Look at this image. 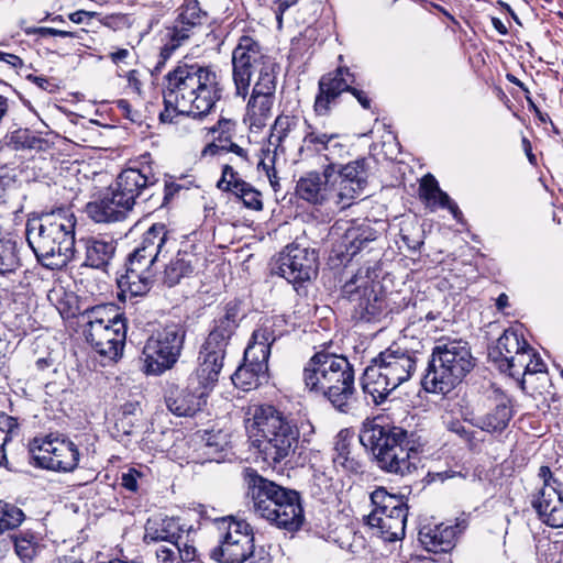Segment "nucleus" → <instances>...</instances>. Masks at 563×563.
<instances>
[{
	"mask_svg": "<svg viewBox=\"0 0 563 563\" xmlns=\"http://www.w3.org/2000/svg\"><path fill=\"white\" fill-rule=\"evenodd\" d=\"M163 92L166 111L202 118L222 97L220 75L212 66L179 64L166 76Z\"/></svg>",
	"mask_w": 563,
	"mask_h": 563,
	"instance_id": "f257e3e1",
	"label": "nucleus"
},
{
	"mask_svg": "<svg viewBox=\"0 0 563 563\" xmlns=\"http://www.w3.org/2000/svg\"><path fill=\"white\" fill-rule=\"evenodd\" d=\"M75 225L74 214L65 209L27 220L26 240L42 265L51 269L62 268L74 258Z\"/></svg>",
	"mask_w": 563,
	"mask_h": 563,
	"instance_id": "f03ea898",
	"label": "nucleus"
},
{
	"mask_svg": "<svg viewBox=\"0 0 563 563\" xmlns=\"http://www.w3.org/2000/svg\"><path fill=\"white\" fill-rule=\"evenodd\" d=\"M302 379L309 391L325 397L336 410H352L354 369L345 356L327 351L314 353L303 367Z\"/></svg>",
	"mask_w": 563,
	"mask_h": 563,
	"instance_id": "7ed1b4c3",
	"label": "nucleus"
},
{
	"mask_svg": "<svg viewBox=\"0 0 563 563\" xmlns=\"http://www.w3.org/2000/svg\"><path fill=\"white\" fill-rule=\"evenodd\" d=\"M244 481L256 516L290 532L301 528L305 515L298 492L279 486L252 468L244 471Z\"/></svg>",
	"mask_w": 563,
	"mask_h": 563,
	"instance_id": "20e7f679",
	"label": "nucleus"
},
{
	"mask_svg": "<svg viewBox=\"0 0 563 563\" xmlns=\"http://www.w3.org/2000/svg\"><path fill=\"white\" fill-rule=\"evenodd\" d=\"M247 431L263 460L275 465L290 456L299 442V429L282 411L269 405L256 406L247 420Z\"/></svg>",
	"mask_w": 563,
	"mask_h": 563,
	"instance_id": "39448f33",
	"label": "nucleus"
},
{
	"mask_svg": "<svg viewBox=\"0 0 563 563\" xmlns=\"http://www.w3.org/2000/svg\"><path fill=\"white\" fill-rule=\"evenodd\" d=\"M360 441L373 452L383 471L402 476L418 467V451L400 427L368 421L363 424Z\"/></svg>",
	"mask_w": 563,
	"mask_h": 563,
	"instance_id": "423d86ee",
	"label": "nucleus"
},
{
	"mask_svg": "<svg viewBox=\"0 0 563 563\" xmlns=\"http://www.w3.org/2000/svg\"><path fill=\"white\" fill-rule=\"evenodd\" d=\"M475 360L466 341L439 340L432 350L422 386L428 393L446 395L473 369Z\"/></svg>",
	"mask_w": 563,
	"mask_h": 563,
	"instance_id": "0eeeda50",
	"label": "nucleus"
},
{
	"mask_svg": "<svg viewBox=\"0 0 563 563\" xmlns=\"http://www.w3.org/2000/svg\"><path fill=\"white\" fill-rule=\"evenodd\" d=\"M167 231L164 224L152 225L143 235L142 241L129 255L126 272L120 280L132 296H143L154 284L153 265L161 255L167 253Z\"/></svg>",
	"mask_w": 563,
	"mask_h": 563,
	"instance_id": "6e6552de",
	"label": "nucleus"
},
{
	"mask_svg": "<svg viewBox=\"0 0 563 563\" xmlns=\"http://www.w3.org/2000/svg\"><path fill=\"white\" fill-rule=\"evenodd\" d=\"M84 336L102 357L114 361L125 341V322L113 306H96L81 314Z\"/></svg>",
	"mask_w": 563,
	"mask_h": 563,
	"instance_id": "1a4fd4ad",
	"label": "nucleus"
},
{
	"mask_svg": "<svg viewBox=\"0 0 563 563\" xmlns=\"http://www.w3.org/2000/svg\"><path fill=\"white\" fill-rule=\"evenodd\" d=\"M219 544L210 551V558L219 563H272L263 549L255 551L254 534L244 520L222 519Z\"/></svg>",
	"mask_w": 563,
	"mask_h": 563,
	"instance_id": "9d476101",
	"label": "nucleus"
},
{
	"mask_svg": "<svg viewBox=\"0 0 563 563\" xmlns=\"http://www.w3.org/2000/svg\"><path fill=\"white\" fill-rule=\"evenodd\" d=\"M184 341L185 330L175 324L152 334L142 352L144 373L161 375L170 369L180 356Z\"/></svg>",
	"mask_w": 563,
	"mask_h": 563,
	"instance_id": "9b49d317",
	"label": "nucleus"
},
{
	"mask_svg": "<svg viewBox=\"0 0 563 563\" xmlns=\"http://www.w3.org/2000/svg\"><path fill=\"white\" fill-rule=\"evenodd\" d=\"M373 505H383L385 510H390L393 515H384V512H371L367 516V523L371 528L376 529L377 534L384 541L393 542L400 540L405 536L407 521V506L401 497L389 494L385 488H377L371 494Z\"/></svg>",
	"mask_w": 563,
	"mask_h": 563,
	"instance_id": "f8f14e48",
	"label": "nucleus"
},
{
	"mask_svg": "<svg viewBox=\"0 0 563 563\" xmlns=\"http://www.w3.org/2000/svg\"><path fill=\"white\" fill-rule=\"evenodd\" d=\"M199 365L189 376L185 388L177 386L168 389L165 401L168 410L178 417H191L207 405L210 391L216 387L220 373L212 378L213 382L205 380L198 376Z\"/></svg>",
	"mask_w": 563,
	"mask_h": 563,
	"instance_id": "ddd939ff",
	"label": "nucleus"
},
{
	"mask_svg": "<svg viewBox=\"0 0 563 563\" xmlns=\"http://www.w3.org/2000/svg\"><path fill=\"white\" fill-rule=\"evenodd\" d=\"M305 125L306 130L299 147L301 157L319 155L324 157L328 165L336 167L339 162L349 155V145L342 134L329 131L323 125L310 124L307 121H305Z\"/></svg>",
	"mask_w": 563,
	"mask_h": 563,
	"instance_id": "4468645a",
	"label": "nucleus"
},
{
	"mask_svg": "<svg viewBox=\"0 0 563 563\" xmlns=\"http://www.w3.org/2000/svg\"><path fill=\"white\" fill-rule=\"evenodd\" d=\"M342 295L351 305L352 318L356 321H378L384 311V299L375 291L367 275H355L342 288Z\"/></svg>",
	"mask_w": 563,
	"mask_h": 563,
	"instance_id": "2eb2a0df",
	"label": "nucleus"
},
{
	"mask_svg": "<svg viewBox=\"0 0 563 563\" xmlns=\"http://www.w3.org/2000/svg\"><path fill=\"white\" fill-rule=\"evenodd\" d=\"M236 328L238 325L224 320L220 316L216 319L214 327L199 352V377L213 382L212 378L216 377V374L221 373L229 341Z\"/></svg>",
	"mask_w": 563,
	"mask_h": 563,
	"instance_id": "dca6fc26",
	"label": "nucleus"
},
{
	"mask_svg": "<svg viewBox=\"0 0 563 563\" xmlns=\"http://www.w3.org/2000/svg\"><path fill=\"white\" fill-rule=\"evenodd\" d=\"M31 452L38 466L64 473L77 467L80 455L73 441L52 435L35 440Z\"/></svg>",
	"mask_w": 563,
	"mask_h": 563,
	"instance_id": "f3484780",
	"label": "nucleus"
},
{
	"mask_svg": "<svg viewBox=\"0 0 563 563\" xmlns=\"http://www.w3.org/2000/svg\"><path fill=\"white\" fill-rule=\"evenodd\" d=\"M267 57L260 43L250 35H242L232 51V76L235 95L246 98L253 73L261 67Z\"/></svg>",
	"mask_w": 563,
	"mask_h": 563,
	"instance_id": "a211bd4d",
	"label": "nucleus"
},
{
	"mask_svg": "<svg viewBox=\"0 0 563 563\" xmlns=\"http://www.w3.org/2000/svg\"><path fill=\"white\" fill-rule=\"evenodd\" d=\"M157 183L158 178L151 164L134 162L118 175L113 187L125 198V201L135 206L156 194Z\"/></svg>",
	"mask_w": 563,
	"mask_h": 563,
	"instance_id": "6ab92c4d",
	"label": "nucleus"
},
{
	"mask_svg": "<svg viewBox=\"0 0 563 563\" xmlns=\"http://www.w3.org/2000/svg\"><path fill=\"white\" fill-rule=\"evenodd\" d=\"M369 162L367 158H357L338 170L332 166V176L334 187H336V198H339V209L343 210L351 207L355 200L363 194L367 186Z\"/></svg>",
	"mask_w": 563,
	"mask_h": 563,
	"instance_id": "aec40b11",
	"label": "nucleus"
},
{
	"mask_svg": "<svg viewBox=\"0 0 563 563\" xmlns=\"http://www.w3.org/2000/svg\"><path fill=\"white\" fill-rule=\"evenodd\" d=\"M278 271L294 285L309 282L318 273V254L314 250L292 243L280 253Z\"/></svg>",
	"mask_w": 563,
	"mask_h": 563,
	"instance_id": "412c9836",
	"label": "nucleus"
},
{
	"mask_svg": "<svg viewBox=\"0 0 563 563\" xmlns=\"http://www.w3.org/2000/svg\"><path fill=\"white\" fill-rule=\"evenodd\" d=\"M332 165H325L322 173L309 172L301 176L296 184V195L318 206H333L339 208L336 187L332 176Z\"/></svg>",
	"mask_w": 563,
	"mask_h": 563,
	"instance_id": "4be33fe9",
	"label": "nucleus"
},
{
	"mask_svg": "<svg viewBox=\"0 0 563 563\" xmlns=\"http://www.w3.org/2000/svg\"><path fill=\"white\" fill-rule=\"evenodd\" d=\"M419 352L400 344H391L382 351L374 361L399 387L408 382L419 363Z\"/></svg>",
	"mask_w": 563,
	"mask_h": 563,
	"instance_id": "5701e85b",
	"label": "nucleus"
},
{
	"mask_svg": "<svg viewBox=\"0 0 563 563\" xmlns=\"http://www.w3.org/2000/svg\"><path fill=\"white\" fill-rule=\"evenodd\" d=\"M195 532L194 526L180 517L156 515L147 519L143 540L145 543L194 541L190 537Z\"/></svg>",
	"mask_w": 563,
	"mask_h": 563,
	"instance_id": "b1692460",
	"label": "nucleus"
},
{
	"mask_svg": "<svg viewBox=\"0 0 563 563\" xmlns=\"http://www.w3.org/2000/svg\"><path fill=\"white\" fill-rule=\"evenodd\" d=\"M355 82V76L349 67L340 66L334 71L323 75L318 84L313 109L318 115H327L331 106L344 91H350Z\"/></svg>",
	"mask_w": 563,
	"mask_h": 563,
	"instance_id": "393cba45",
	"label": "nucleus"
},
{
	"mask_svg": "<svg viewBox=\"0 0 563 563\" xmlns=\"http://www.w3.org/2000/svg\"><path fill=\"white\" fill-rule=\"evenodd\" d=\"M468 526L465 517L455 519L454 525L424 526L419 531L422 547L433 553H446L455 547L456 539Z\"/></svg>",
	"mask_w": 563,
	"mask_h": 563,
	"instance_id": "a878e982",
	"label": "nucleus"
},
{
	"mask_svg": "<svg viewBox=\"0 0 563 563\" xmlns=\"http://www.w3.org/2000/svg\"><path fill=\"white\" fill-rule=\"evenodd\" d=\"M111 187L99 201L88 205V213L96 222L120 221L133 209V205Z\"/></svg>",
	"mask_w": 563,
	"mask_h": 563,
	"instance_id": "bb28decb",
	"label": "nucleus"
},
{
	"mask_svg": "<svg viewBox=\"0 0 563 563\" xmlns=\"http://www.w3.org/2000/svg\"><path fill=\"white\" fill-rule=\"evenodd\" d=\"M274 321L266 320L263 325L256 329L244 351V362L253 366L262 365L268 371V357L271 354V345L277 335L272 330Z\"/></svg>",
	"mask_w": 563,
	"mask_h": 563,
	"instance_id": "cd10ccee",
	"label": "nucleus"
},
{
	"mask_svg": "<svg viewBox=\"0 0 563 563\" xmlns=\"http://www.w3.org/2000/svg\"><path fill=\"white\" fill-rule=\"evenodd\" d=\"M203 24L197 21L186 22L176 16L172 26L166 27L164 35V45L161 48L159 58L155 67L158 70L170 55L181 45H184L191 36L197 34Z\"/></svg>",
	"mask_w": 563,
	"mask_h": 563,
	"instance_id": "c85d7f7f",
	"label": "nucleus"
},
{
	"mask_svg": "<svg viewBox=\"0 0 563 563\" xmlns=\"http://www.w3.org/2000/svg\"><path fill=\"white\" fill-rule=\"evenodd\" d=\"M532 506L545 525L552 528L563 527V498L558 489H540Z\"/></svg>",
	"mask_w": 563,
	"mask_h": 563,
	"instance_id": "c756f323",
	"label": "nucleus"
},
{
	"mask_svg": "<svg viewBox=\"0 0 563 563\" xmlns=\"http://www.w3.org/2000/svg\"><path fill=\"white\" fill-rule=\"evenodd\" d=\"M398 386L393 379L378 366L373 360V364L367 366L362 377V389L365 395L372 398L375 405L383 404L389 394Z\"/></svg>",
	"mask_w": 563,
	"mask_h": 563,
	"instance_id": "7c9ffc66",
	"label": "nucleus"
},
{
	"mask_svg": "<svg viewBox=\"0 0 563 563\" xmlns=\"http://www.w3.org/2000/svg\"><path fill=\"white\" fill-rule=\"evenodd\" d=\"M514 410L511 399L501 395L494 408L486 415L475 418L472 423L483 431L494 433L504 431L512 419Z\"/></svg>",
	"mask_w": 563,
	"mask_h": 563,
	"instance_id": "2f4dec72",
	"label": "nucleus"
},
{
	"mask_svg": "<svg viewBox=\"0 0 563 563\" xmlns=\"http://www.w3.org/2000/svg\"><path fill=\"white\" fill-rule=\"evenodd\" d=\"M85 246V264L104 271L115 254L117 243L110 236H90L81 241Z\"/></svg>",
	"mask_w": 563,
	"mask_h": 563,
	"instance_id": "473e14b6",
	"label": "nucleus"
},
{
	"mask_svg": "<svg viewBox=\"0 0 563 563\" xmlns=\"http://www.w3.org/2000/svg\"><path fill=\"white\" fill-rule=\"evenodd\" d=\"M377 238V232L366 223L349 228L340 242V256L342 261L352 260Z\"/></svg>",
	"mask_w": 563,
	"mask_h": 563,
	"instance_id": "72a5a7b5",
	"label": "nucleus"
},
{
	"mask_svg": "<svg viewBox=\"0 0 563 563\" xmlns=\"http://www.w3.org/2000/svg\"><path fill=\"white\" fill-rule=\"evenodd\" d=\"M274 97L252 92L247 102L244 122L251 131L257 132L266 125L271 118Z\"/></svg>",
	"mask_w": 563,
	"mask_h": 563,
	"instance_id": "f704fd0d",
	"label": "nucleus"
},
{
	"mask_svg": "<svg viewBox=\"0 0 563 563\" xmlns=\"http://www.w3.org/2000/svg\"><path fill=\"white\" fill-rule=\"evenodd\" d=\"M299 126V118L288 114L278 115L272 126L269 143L284 152L285 143L296 141L300 136Z\"/></svg>",
	"mask_w": 563,
	"mask_h": 563,
	"instance_id": "c9c22d12",
	"label": "nucleus"
},
{
	"mask_svg": "<svg viewBox=\"0 0 563 563\" xmlns=\"http://www.w3.org/2000/svg\"><path fill=\"white\" fill-rule=\"evenodd\" d=\"M419 190L422 199L429 203L449 209L455 219H459L462 214L457 205L451 200L446 192L440 189L437 179L432 175H427L421 179Z\"/></svg>",
	"mask_w": 563,
	"mask_h": 563,
	"instance_id": "e433bc0d",
	"label": "nucleus"
},
{
	"mask_svg": "<svg viewBox=\"0 0 563 563\" xmlns=\"http://www.w3.org/2000/svg\"><path fill=\"white\" fill-rule=\"evenodd\" d=\"M194 541L173 542L156 549V563L191 562L196 558Z\"/></svg>",
	"mask_w": 563,
	"mask_h": 563,
	"instance_id": "4c0bfd02",
	"label": "nucleus"
},
{
	"mask_svg": "<svg viewBox=\"0 0 563 563\" xmlns=\"http://www.w3.org/2000/svg\"><path fill=\"white\" fill-rule=\"evenodd\" d=\"M528 347L527 341L517 331L509 329L497 340L495 349L489 353L492 360L497 363H504L508 355H514L522 349Z\"/></svg>",
	"mask_w": 563,
	"mask_h": 563,
	"instance_id": "58836bf2",
	"label": "nucleus"
},
{
	"mask_svg": "<svg viewBox=\"0 0 563 563\" xmlns=\"http://www.w3.org/2000/svg\"><path fill=\"white\" fill-rule=\"evenodd\" d=\"M267 372L263 364L253 366L244 362L231 376V380L236 388L249 391L267 380Z\"/></svg>",
	"mask_w": 563,
	"mask_h": 563,
	"instance_id": "ea45409f",
	"label": "nucleus"
},
{
	"mask_svg": "<svg viewBox=\"0 0 563 563\" xmlns=\"http://www.w3.org/2000/svg\"><path fill=\"white\" fill-rule=\"evenodd\" d=\"M191 257L187 252L178 251L165 265L162 280L173 287L180 283L181 278L188 276L192 272Z\"/></svg>",
	"mask_w": 563,
	"mask_h": 563,
	"instance_id": "a19ab883",
	"label": "nucleus"
},
{
	"mask_svg": "<svg viewBox=\"0 0 563 563\" xmlns=\"http://www.w3.org/2000/svg\"><path fill=\"white\" fill-rule=\"evenodd\" d=\"M275 63L271 59H267L258 70V78L253 87L252 92L266 95L274 97L276 89V71H275Z\"/></svg>",
	"mask_w": 563,
	"mask_h": 563,
	"instance_id": "79ce46f5",
	"label": "nucleus"
},
{
	"mask_svg": "<svg viewBox=\"0 0 563 563\" xmlns=\"http://www.w3.org/2000/svg\"><path fill=\"white\" fill-rule=\"evenodd\" d=\"M531 353L532 349L528 344V347L522 349L520 352L508 355V358L504 363H500L498 367L501 372L508 373L510 376H516L521 373L528 374Z\"/></svg>",
	"mask_w": 563,
	"mask_h": 563,
	"instance_id": "37998d69",
	"label": "nucleus"
},
{
	"mask_svg": "<svg viewBox=\"0 0 563 563\" xmlns=\"http://www.w3.org/2000/svg\"><path fill=\"white\" fill-rule=\"evenodd\" d=\"M224 153H233L236 156V159L234 161L235 165H239V163H246L247 162V151L236 143L230 141V143L227 144H218L216 142H211L208 145L205 146L202 150L201 155L203 157L208 156H217Z\"/></svg>",
	"mask_w": 563,
	"mask_h": 563,
	"instance_id": "c03bdc74",
	"label": "nucleus"
},
{
	"mask_svg": "<svg viewBox=\"0 0 563 563\" xmlns=\"http://www.w3.org/2000/svg\"><path fill=\"white\" fill-rule=\"evenodd\" d=\"M19 433V423L15 418L0 415V465L7 461V444Z\"/></svg>",
	"mask_w": 563,
	"mask_h": 563,
	"instance_id": "a18cd8bd",
	"label": "nucleus"
},
{
	"mask_svg": "<svg viewBox=\"0 0 563 563\" xmlns=\"http://www.w3.org/2000/svg\"><path fill=\"white\" fill-rule=\"evenodd\" d=\"M24 520L23 511L0 500V533L19 527Z\"/></svg>",
	"mask_w": 563,
	"mask_h": 563,
	"instance_id": "49530a36",
	"label": "nucleus"
},
{
	"mask_svg": "<svg viewBox=\"0 0 563 563\" xmlns=\"http://www.w3.org/2000/svg\"><path fill=\"white\" fill-rule=\"evenodd\" d=\"M232 194L239 197L246 208L253 210H261L263 208L260 191L249 183H235V190Z\"/></svg>",
	"mask_w": 563,
	"mask_h": 563,
	"instance_id": "de8ad7c7",
	"label": "nucleus"
},
{
	"mask_svg": "<svg viewBox=\"0 0 563 563\" xmlns=\"http://www.w3.org/2000/svg\"><path fill=\"white\" fill-rule=\"evenodd\" d=\"M177 18L186 22L197 21L205 24L207 21V13L200 8L197 0H186L177 10Z\"/></svg>",
	"mask_w": 563,
	"mask_h": 563,
	"instance_id": "09e8293b",
	"label": "nucleus"
},
{
	"mask_svg": "<svg viewBox=\"0 0 563 563\" xmlns=\"http://www.w3.org/2000/svg\"><path fill=\"white\" fill-rule=\"evenodd\" d=\"M235 129V122L230 119H220L216 125L210 129L213 134L212 142L218 144H227L232 140V135Z\"/></svg>",
	"mask_w": 563,
	"mask_h": 563,
	"instance_id": "8fccbe9b",
	"label": "nucleus"
},
{
	"mask_svg": "<svg viewBox=\"0 0 563 563\" xmlns=\"http://www.w3.org/2000/svg\"><path fill=\"white\" fill-rule=\"evenodd\" d=\"M235 183H245L233 168L231 164H224L222 166V175L219 179L217 187L223 191L235 190Z\"/></svg>",
	"mask_w": 563,
	"mask_h": 563,
	"instance_id": "3c124183",
	"label": "nucleus"
},
{
	"mask_svg": "<svg viewBox=\"0 0 563 563\" xmlns=\"http://www.w3.org/2000/svg\"><path fill=\"white\" fill-rule=\"evenodd\" d=\"M224 320L239 327L240 321L243 319L244 313L242 311V303L239 300L229 301L223 312L220 314Z\"/></svg>",
	"mask_w": 563,
	"mask_h": 563,
	"instance_id": "603ef678",
	"label": "nucleus"
},
{
	"mask_svg": "<svg viewBox=\"0 0 563 563\" xmlns=\"http://www.w3.org/2000/svg\"><path fill=\"white\" fill-rule=\"evenodd\" d=\"M133 417L132 411L128 410V407L124 408L122 417L118 419V421L114 424V428L118 433H122L123 435H130L133 433Z\"/></svg>",
	"mask_w": 563,
	"mask_h": 563,
	"instance_id": "864d4df0",
	"label": "nucleus"
},
{
	"mask_svg": "<svg viewBox=\"0 0 563 563\" xmlns=\"http://www.w3.org/2000/svg\"><path fill=\"white\" fill-rule=\"evenodd\" d=\"M140 476H141V474L136 470L130 468L126 473L122 474L121 485L130 492H136L137 478Z\"/></svg>",
	"mask_w": 563,
	"mask_h": 563,
	"instance_id": "5fc2aeb1",
	"label": "nucleus"
},
{
	"mask_svg": "<svg viewBox=\"0 0 563 563\" xmlns=\"http://www.w3.org/2000/svg\"><path fill=\"white\" fill-rule=\"evenodd\" d=\"M258 168L265 173L273 187L278 184L273 157H268V161L262 159L258 164Z\"/></svg>",
	"mask_w": 563,
	"mask_h": 563,
	"instance_id": "6e6d98bb",
	"label": "nucleus"
},
{
	"mask_svg": "<svg viewBox=\"0 0 563 563\" xmlns=\"http://www.w3.org/2000/svg\"><path fill=\"white\" fill-rule=\"evenodd\" d=\"M13 544H14V549H15V552L16 554L22 559V560H31L32 556H33V553H34V549L33 547L31 545V543L29 541H18L16 539L13 541Z\"/></svg>",
	"mask_w": 563,
	"mask_h": 563,
	"instance_id": "4d7b16f0",
	"label": "nucleus"
},
{
	"mask_svg": "<svg viewBox=\"0 0 563 563\" xmlns=\"http://www.w3.org/2000/svg\"><path fill=\"white\" fill-rule=\"evenodd\" d=\"M538 476L543 481V486L541 489H545V488H553V489H558L556 485H558V481L553 477V474L550 470V467L543 465L539 468V473H538Z\"/></svg>",
	"mask_w": 563,
	"mask_h": 563,
	"instance_id": "13d9d810",
	"label": "nucleus"
},
{
	"mask_svg": "<svg viewBox=\"0 0 563 563\" xmlns=\"http://www.w3.org/2000/svg\"><path fill=\"white\" fill-rule=\"evenodd\" d=\"M335 466H341L342 468L346 471H356L357 470V462L353 459H350L344 453H339L336 457L333 460Z\"/></svg>",
	"mask_w": 563,
	"mask_h": 563,
	"instance_id": "bf43d9fd",
	"label": "nucleus"
},
{
	"mask_svg": "<svg viewBox=\"0 0 563 563\" xmlns=\"http://www.w3.org/2000/svg\"><path fill=\"white\" fill-rule=\"evenodd\" d=\"M0 62L5 63L13 69H20L24 65L23 60L19 56L2 51H0Z\"/></svg>",
	"mask_w": 563,
	"mask_h": 563,
	"instance_id": "052dcab7",
	"label": "nucleus"
},
{
	"mask_svg": "<svg viewBox=\"0 0 563 563\" xmlns=\"http://www.w3.org/2000/svg\"><path fill=\"white\" fill-rule=\"evenodd\" d=\"M298 1L299 0H277L276 20L279 29L283 24V14L285 11L291 5L296 4Z\"/></svg>",
	"mask_w": 563,
	"mask_h": 563,
	"instance_id": "680f3d73",
	"label": "nucleus"
},
{
	"mask_svg": "<svg viewBox=\"0 0 563 563\" xmlns=\"http://www.w3.org/2000/svg\"><path fill=\"white\" fill-rule=\"evenodd\" d=\"M128 86L130 89H132L135 93L141 95V80L139 78L137 70H131L128 73Z\"/></svg>",
	"mask_w": 563,
	"mask_h": 563,
	"instance_id": "e2e57ef3",
	"label": "nucleus"
},
{
	"mask_svg": "<svg viewBox=\"0 0 563 563\" xmlns=\"http://www.w3.org/2000/svg\"><path fill=\"white\" fill-rule=\"evenodd\" d=\"M544 364L542 360L536 355V353L532 351L531 357L529 361V368L528 374H536L541 373L543 371Z\"/></svg>",
	"mask_w": 563,
	"mask_h": 563,
	"instance_id": "0e129e2a",
	"label": "nucleus"
},
{
	"mask_svg": "<svg viewBox=\"0 0 563 563\" xmlns=\"http://www.w3.org/2000/svg\"><path fill=\"white\" fill-rule=\"evenodd\" d=\"M350 92L356 98V100L364 109H369L371 99L366 96L364 91L352 87Z\"/></svg>",
	"mask_w": 563,
	"mask_h": 563,
	"instance_id": "69168bd1",
	"label": "nucleus"
},
{
	"mask_svg": "<svg viewBox=\"0 0 563 563\" xmlns=\"http://www.w3.org/2000/svg\"><path fill=\"white\" fill-rule=\"evenodd\" d=\"M110 58L114 64L124 62L130 56V51L126 48H120L115 52L110 53Z\"/></svg>",
	"mask_w": 563,
	"mask_h": 563,
	"instance_id": "338daca9",
	"label": "nucleus"
},
{
	"mask_svg": "<svg viewBox=\"0 0 563 563\" xmlns=\"http://www.w3.org/2000/svg\"><path fill=\"white\" fill-rule=\"evenodd\" d=\"M53 563H84L81 560L76 558L74 554L63 555L57 558Z\"/></svg>",
	"mask_w": 563,
	"mask_h": 563,
	"instance_id": "774afa93",
	"label": "nucleus"
}]
</instances>
